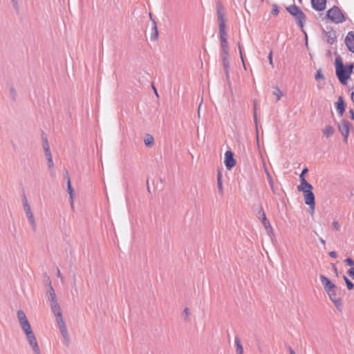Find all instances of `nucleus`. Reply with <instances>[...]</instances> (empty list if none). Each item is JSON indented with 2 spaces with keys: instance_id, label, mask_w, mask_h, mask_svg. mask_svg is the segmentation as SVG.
I'll return each mask as SVG.
<instances>
[{
  "instance_id": "1",
  "label": "nucleus",
  "mask_w": 354,
  "mask_h": 354,
  "mask_svg": "<svg viewBox=\"0 0 354 354\" xmlns=\"http://www.w3.org/2000/svg\"><path fill=\"white\" fill-rule=\"evenodd\" d=\"M335 72L339 81L343 85H346L348 80L350 78V75L345 70L340 57H337L335 59Z\"/></svg>"
},
{
  "instance_id": "2",
  "label": "nucleus",
  "mask_w": 354,
  "mask_h": 354,
  "mask_svg": "<svg viewBox=\"0 0 354 354\" xmlns=\"http://www.w3.org/2000/svg\"><path fill=\"white\" fill-rule=\"evenodd\" d=\"M286 10L291 15L295 18L298 26L301 28H303L306 19L304 12L295 4L288 6Z\"/></svg>"
},
{
  "instance_id": "3",
  "label": "nucleus",
  "mask_w": 354,
  "mask_h": 354,
  "mask_svg": "<svg viewBox=\"0 0 354 354\" xmlns=\"http://www.w3.org/2000/svg\"><path fill=\"white\" fill-rule=\"evenodd\" d=\"M46 296L50 303V308L53 314L60 313L61 308L58 304L57 299L53 286H50L46 292Z\"/></svg>"
},
{
  "instance_id": "4",
  "label": "nucleus",
  "mask_w": 354,
  "mask_h": 354,
  "mask_svg": "<svg viewBox=\"0 0 354 354\" xmlns=\"http://www.w3.org/2000/svg\"><path fill=\"white\" fill-rule=\"evenodd\" d=\"M327 17L333 22L338 24L345 21V18L342 11L337 6H333L327 11Z\"/></svg>"
},
{
  "instance_id": "5",
  "label": "nucleus",
  "mask_w": 354,
  "mask_h": 354,
  "mask_svg": "<svg viewBox=\"0 0 354 354\" xmlns=\"http://www.w3.org/2000/svg\"><path fill=\"white\" fill-rule=\"evenodd\" d=\"M23 207H24V209L25 211L26 217L32 227V229L34 232H35L37 230L36 221H35L33 213L31 210L30 205L28 203V200L25 196L23 198Z\"/></svg>"
},
{
  "instance_id": "6",
  "label": "nucleus",
  "mask_w": 354,
  "mask_h": 354,
  "mask_svg": "<svg viewBox=\"0 0 354 354\" xmlns=\"http://www.w3.org/2000/svg\"><path fill=\"white\" fill-rule=\"evenodd\" d=\"M54 315L56 317V321H57L59 329L60 330V333H62V335L63 336L65 342L68 344L69 342V335L68 333L66 326L64 321L62 313V312L57 313L56 314H54Z\"/></svg>"
},
{
  "instance_id": "7",
  "label": "nucleus",
  "mask_w": 354,
  "mask_h": 354,
  "mask_svg": "<svg viewBox=\"0 0 354 354\" xmlns=\"http://www.w3.org/2000/svg\"><path fill=\"white\" fill-rule=\"evenodd\" d=\"M54 315L56 317V321H57L59 329L60 330V333H62V335L63 336L65 342L68 344L69 342V335L68 333L66 326L64 321L62 313V312L57 313L56 314H54Z\"/></svg>"
},
{
  "instance_id": "8",
  "label": "nucleus",
  "mask_w": 354,
  "mask_h": 354,
  "mask_svg": "<svg viewBox=\"0 0 354 354\" xmlns=\"http://www.w3.org/2000/svg\"><path fill=\"white\" fill-rule=\"evenodd\" d=\"M17 316L20 324V326L24 333H27L28 331H32V328L30 324L29 321L25 314V313L22 310H19L17 312Z\"/></svg>"
},
{
  "instance_id": "9",
  "label": "nucleus",
  "mask_w": 354,
  "mask_h": 354,
  "mask_svg": "<svg viewBox=\"0 0 354 354\" xmlns=\"http://www.w3.org/2000/svg\"><path fill=\"white\" fill-rule=\"evenodd\" d=\"M27 340L29 343V345L32 348V352L34 354H41L40 351V348L37 341L36 337L33 333V331H28L27 333H25Z\"/></svg>"
},
{
  "instance_id": "10",
  "label": "nucleus",
  "mask_w": 354,
  "mask_h": 354,
  "mask_svg": "<svg viewBox=\"0 0 354 354\" xmlns=\"http://www.w3.org/2000/svg\"><path fill=\"white\" fill-rule=\"evenodd\" d=\"M338 130L344 137V142L347 143L350 131V124L345 120H342L338 124Z\"/></svg>"
},
{
  "instance_id": "11",
  "label": "nucleus",
  "mask_w": 354,
  "mask_h": 354,
  "mask_svg": "<svg viewBox=\"0 0 354 354\" xmlns=\"http://www.w3.org/2000/svg\"><path fill=\"white\" fill-rule=\"evenodd\" d=\"M312 190L313 189H307L303 192L306 204L309 205L310 209H313V210H315V195Z\"/></svg>"
},
{
  "instance_id": "12",
  "label": "nucleus",
  "mask_w": 354,
  "mask_h": 354,
  "mask_svg": "<svg viewBox=\"0 0 354 354\" xmlns=\"http://www.w3.org/2000/svg\"><path fill=\"white\" fill-rule=\"evenodd\" d=\"M225 165L227 169H231L236 163L233 153L231 151H227L225 153Z\"/></svg>"
},
{
  "instance_id": "13",
  "label": "nucleus",
  "mask_w": 354,
  "mask_h": 354,
  "mask_svg": "<svg viewBox=\"0 0 354 354\" xmlns=\"http://www.w3.org/2000/svg\"><path fill=\"white\" fill-rule=\"evenodd\" d=\"M345 44L348 47V50L354 53V33L353 32H349L346 38Z\"/></svg>"
},
{
  "instance_id": "14",
  "label": "nucleus",
  "mask_w": 354,
  "mask_h": 354,
  "mask_svg": "<svg viewBox=\"0 0 354 354\" xmlns=\"http://www.w3.org/2000/svg\"><path fill=\"white\" fill-rule=\"evenodd\" d=\"M321 282L324 287L325 290L327 291H330L332 289L335 288V285L329 280L328 278L324 275H320Z\"/></svg>"
},
{
  "instance_id": "15",
  "label": "nucleus",
  "mask_w": 354,
  "mask_h": 354,
  "mask_svg": "<svg viewBox=\"0 0 354 354\" xmlns=\"http://www.w3.org/2000/svg\"><path fill=\"white\" fill-rule=\"evenodd\" d=\"M330 300L334 303L337 308H341L342 305L340 299L337 296L335 289H332L330 291H327Z\"/></svg>"
},
{
  "instance_id": "16",
  "label": "nucleus",
  "mask_w": 354,
  "mask_h": 354,
  "mask_svg": "<svg viewBox=\"0 0 354 354\" xmlns=\"http://www.w3.org/2000/svg\"><path fill=\"white\" fill-rule=\"evenodd\" d=\"M324 39L328 44H333L336 41V33L335 31H324Z\"/></svg>"
},
{
  "instance_id": "17",
  "label": "nucleus",
  "mask_w": 354,
  "mask_h": 354,
  "mask_svg": "<svg viewBox=\"0 0 354 354\" xmlns=\"http://www.w3.org/2000/svg\"><path fill=\"white\" fill-rule=\"evenodd\" d=\"M312 7L317 11H322L326 8V0H311Z\"/></svg>"
},
{
  "instance_id": "18",
  "label": "nucleus",
  "mask_w": 354,
  "mask_h": 354,
  "mask_svg": "<svg viewBox=\"0 0 354 354\" xmlns=\"http://www.w3.org/2000/svg\"><path fill=\"white\" fill-rule=\"evenodd\" d=\"M149 16L152 21L151 33L150 35V39L151 41H155L158 37V27L156 21L152 19L151 14H149Z\"/></svg>"
},
{
  "instance_id": "19",
  "label": "nucleus",
  "mask_w": 354,
  "mask_h": 354,
  "mask_svg": "<svg viewBox=\"0 0 354 354\" xmlns=\"http://www.w3.org/2000/svg\"><path fill=\"white\" fill-rule=\"evenodd\" d=\"M336 109L340 116L343 115L345 111V105L342 97L339 96L336 102Z\"/></svg>"
},
{
  "instance_id": "20",
  "label": "nucleus",
  "mask_w": 354,
  "mask_h": 354,
  "mask_svg": "<svg viewBox=\"0 0 354 354\" xmlns=\"http://www.w3.org/2000/svg\"><path fill=\"white\" fill-rule=\"evenodd\" d=\"M223 65L225 70V73L227 79L229 78V66L230 61L228 59V55L222 54Z\"/></svg>"
},
{
  "instance_id": "21",
  "label": "nucleus",
  "mask_w": 354,
  "mask_h": 354,
  "mask_svg": "<svg viewBox=\"0 0 354 354\" xmlns=\"http://www.w3.org/2000/svg\"><path fill=\"white\" fill-rule=\"evenodd\" d=\"M297 189L299 191L303 192L307 189H309V190L313 189V187L310 183H308L307 182L306 180H304L301 181V184L297 187Z\"/></svg>"
},
{
  "instance_id": "22",
  "label": "nucleus",
  "mask_w": 354,
  "mask_h": 354,
  "mask_svg": "<svg viewBox=\"0 0 354 354\" xmlns=\"http://www.w3.org/2000/svg\"><path fill=\"white\" fill-rule=\"evenodd\" d=\"M220 39L227 38L225 22H218Z\"/></svg>"
},
{
  "instance_id": "23",
  "label": "nucleus",
  "mask_w": 354,
  "mask_h": 354,
  "mask_svg": "<svg viewBox=\"0 0 354 354\" xmlns=\"http://www.w3.org/2000/svg\"><path fill=\"white\" fill-rule=\"evenodd\" d=\"M67 191H68V194L70 196L71 207L73 209L74 208L73 198V189L72 185H71V182L70 177H68Z\"/></svg>"
},
{
  "instance_id": "24",
  "label": "nucleus",
  "mask_w": 354,
  "mask_h": 354,
  "mask_svg": "<svg viewBox=\"0 0 354 354\" xmlns=\"http://www.w3.org/2000/svg\"><path fill=\"white\" fill-rule=\"evenodd\" d=\"M221 46L222 48V54L229 55V48L227 44V38L220 39Z\"/></svg>"
},
{
  "instance_id": "25",
  "label": "nucleus",
  "mask_w": 354,
  "mask_h": 354,
  "mask_svg": "<svg viewBox=\"0 0 354 354\" xmlns=\"http://www.w3.org/2000/svg\"><path fill=\"white\" fill-rule=\"evenodd\" d=\"M217 186L218 189V192L221 195L223 194V183H222V174L221 172L219 171L217 174Z\"/></svg>"
},
{
  "instance_id": "26",
  "label": "nucleus",
  "mask_w": 354,
  "mask_h": 354,
  "mask_svg": "<svg viewBox=\"0 0 354 354\" xmlns=\"http://www.w3.org/2000/svg\"><path fill=\"white\" fill-rule=\"evenodd\" d=\"M324 135L326 138L330 137L335 132L334 128L331 125H327L324 129L322 130Z\"/></svg>"
},
{
  "instance_id": "27",
  "label": "nucleus",
  "mask_w": 354,
  "mask_h": 354,
  "mask_svg": "<svg viewBox=\"0 0 354 354\" xmlns=\"http://www.w3.org/2000/svg\"><path fill=\"white\" fill-rule=\"evenodd\" d=\"M234 342H235V344H236V350L237 354H243V346H242V344H241L239 337H236Z\"/></svg>"
},
{
  "instance_id": "28",
  "label": "nucleus",
  "mask_w": 354,
  "mask_h": 354,
  "mask_svg": "<svg viewBox=\"0 0 354 354\" xmlns=\"http://www.w3.org/2000/svg\"><path fill=\"white\" fill-rule=\"evenodd\" d=\"M263 226L268 231H272V227L270 225V222L267 220L265 213H262V221H261Z\"/></svg>"
},
{
  "instance_id": "29",
  "label": "nucleus",
  "mask_w": 354,
  "mask_h": 354,
  "mask_svg": "<svg viewBox=\"0 0 354 354\" xmlns=\"http://www.w3.org/2000/svg\"><path fill=\"white\" fill-rule=\"evenodd\" d=\"M154 143V139L152 136L147 134L145 138V144L147 147H151Z\"/></svg>"
},
{
  "instance_id": "30",
  "label": "nucleus",
  "mask_w": 354,
  "mask_h": 354,
  "mask_svg": "<svg viewBox=\"0 0 354 354\" xmlns=\"http://www.w3.org/2000/svg\"><path fill=\"white\" fill-rule=\"evenodd\" d=\"M217 15L218 22H225V14L221 8H218Z\"/></svg>"
},
{
  "instance_id": "31",
  "label": "nucleus",
  "mask_w": 354,
  "mask_h": 354,
  "mask_svg": "<svg viewBox=\"0 0 354 354\" xmlns=\"http://www.w3.org/2000/svg\"><path fill=\"white\" fill-rule=\"evenodd\" d=\"M183 315L184 317V320L185 322H189L190 321V310L188 308H185L183 312Z\"/></svg>"
},
{
  "instance_id": "32",
  "label": "nucleus",
  "mask_w": 354,
  "mask_h": 354,
  "mask_svg": "<svg viewBox=\"0 0 354 354\" xmlns=\"http://www.w3.org/2000/svg\"><path fill=\"white\" fill-rule=\"evenodd\" d=\"M42 140H43V148H44V152L45 153L50 152V146L48 142L47 138L46 137L43 138Z\"/></svg>"
},
{
  "instance_id": "33",
  "label": "nucleus",
  "mask_w": 354,
  "mask_h": 354,
  "mask_svg": "<svg viewBox=\"0 0 354 354\" xmlns=\"http://www.w3.org/2000/svg\"><path fill=\"white\" fill-rule=\"evenodd\" d=\"M344 280L348 290H351L353 288L354 284L346 276H344Z\"/></svg>"
},
{
  "instance_id": "34",
  "label": "nucleus",
  "mask_w": 354,
  "mask_h": 354,
  "mask_svg": "<svg viewBox=\"0 0 354 354\" xmlns=\"http://www.w3.org/2000/svg\"><path fill=\"white\" fill-rule=\"evenodd\" d=\"M10 95L13 100H16L17 94L13 86L10 87Z\"/></svg>"
},
{
  "instance_id": "35",
  "label": "nucleus",
  "mask_w": 354,
  "mask_h": 354,
  "mask_svg": "<svg viewBox=\"0 0 354 354\" xmlns=\"http://www.w3.org/2000/svg\"><path fill=\"white\" fill-rule=\"evenodd\" d=\"M315 78L317 81L322 80L324 79V76L320 69L317 71Z\"/></svg>"
},
{
  "instance_id": "36",
  "label": "nucleus",
  "mask_w": 354,
  "mask_h": 354,
  "mask_svg": "<svg viewBox=\"0 0 354 354\" xmlns=\"http://www.w3.org/2000/svg\"><path fill=\"white\" fill-rule=\"evenodd\" d=\"M353 68H354V66L352 64H347V65L344 66L345 70L347 71V73L349 74L350 76H351V73H353Z\"/></svg>"
},
{
  "instance_id": "37",
  "label": "nucleus",
  "mask_w": 354,
  "mask_h": 354,
  "mask_svg": "<svg viewBox=\"0 0 354 354\" xmlns=\"http://www.w3.org/2000/svg\"><path fill=\"white\" fill-rule=\"evenodd\" d=\"M273 94L277 97V100L279 101L281 96H282V93L281 91L278 88H275V90L274 91V93Z\"/></svg>"
},
{
  "instance_id": "38",
  "label": "nucleus",
  "mask_w": 354,
  "mask_h": 354,
  "mask_svg": "<svg viewBox=\"0 0 354 354\" xmlns=\"http://www.w3.org/2000/svg\"><path fill=\"white\" fill-rule=\"evenodd\" d=\"M279 12V7L276 4L272 5V14L274 16H277Z\"/></svg>"
},
{
  "instance_id": "39",
  "label": "nucleus",
  "mask_w": 354,
  "mask_h": 354,
  "mask_svg": "<svg viewBox=\"0 0 354 354\" xmlns=\"http://www.w3.org/2000/svg\"><path fill=\"white\" fill-rule=\"evenodd\" d=\"M308 168H306H306H304V169L302 170V171H301V174L299 175L300 181L304 180H306V179H305V178H304V175H305L306 174H307V172H308Z\"/></svg>"
},
{
  "instance_id": "40",
  "label": "nucleus",
  "mask_w": 354,
  "mask_h": 354,
  "mask_svg": "<svg viewBox=\"0 0 354 354\" xmlns=\"http://www.w3.org/2000/svg\"><path fill=\"white\" fill-rule=\"evenodd\" d=\"M344 263L348 266H354V261L351 259V258H346L345 260H344Z\"/></svg>"
},
{
  "instance_id": "41",
  "label": "nucleus",
  "mask_w": 354,
  "mask_h": 354,
  "mask_svg": "<svg viewBox=\"0 0 354 354\" xmlns=\"http://www.w3.org/2000/svg\"><path fill=\"white\" fill-rule=\"evenodd\" d=\"M332 225L335 230L339 231L340 230V225L337 221H333Z\"/></svg>"
},
{
  "instance_id": "42",
  "label": "nucleus",
  "mask_w": 354,
  "mask_h": 354,
  "mask_svg": "<svg viewBox=\"0 0 354 354\" xmlns=\"http://www.w3.org/2000/svg\"><path fill=\"white\" fill-rule=\"evenodd\" d=\"M12 6L15 10L19 9V0H11Z\"/></svg>"
},
{
  "instance_id": "43",
  "label": "nucleus",
  "mask_w": 354,
  "mask_h": 354,
  "mask_svg": "<svg viewBox=\"0 0 354 354\" xmlns=\"http://www.w3.org/2000/svg\"><path fill=\"white\" fill-rule=\"evenodd\" d=\"M347 274L353 279H354V268H351L348 272Z\"/></svg>"
},
{
  "instance_id": "44",
  "label": "nucleus",
  "mask_w": 354,
  "mask_h": 354,
  "mask_svg": "<svg viewBox=\"0 0 354 354\" xmlns=\"http://www.w3.org/2000/svg\"><path fill=\"white\" fill-rule=\"evenodd\" d=\"M268 59H269V63L270 64L273 66V62H272V50L270 52L269 55H268Z\"/></svg>"
},
{
  "instance_id": "45",
  "label": "nucleus",
  "mask_w": 354,
  "mask_h": 354,
  "mask_svg": "<svg viewBox=\"0 0 354 354\" xmlns=\"http://www.w3.org/2000/svg\"><path fill=\"white\" fill-rule=\"evenodd\" d=\"M267 177H268V179L269 180V183H270L271 187H272V185H273V180H272V176H271V175H270V174L269 172H267Z\"/></svg>"
},
{
  "instance_id": "46",
  "label": "nucleus",
  "mask_w": 354,
  "mask_h": 354,
  "mask_svg": "<svg viewBox=\"0 0 354 354\" xmlns=\"http://www.w3.org/2000/svg\"><path fill=\"white\" fill-rule=\"evenodd\" d=\"M262 213H265V212L263 210L262 207H260V209L257 213V215H258L259 218L261 219V221H262Z\"/></svg>"
},
{
  "instance_id": "47",
  "label": "nucleus",
  "mask_w": 354,
  "mask_h": 354,
  "mask_svg": "<svg viewBox=\"0 0 354 354\" xmlns=\"http://www.w3.org/2000/svg\"><path fill=\"white\" fill-rule=\"evenodd\" d=\"M329 255H330V257L334 258V259L337 257V252L335 251L330 252H329Z\"/></svg>"
},
{
  "instance_id": "48",
  "label": "nucleus",
  "mask_w": 354,
  "mask_h": 354,
  "mask_svg": "<svg viewBox=\"0 0 354 354\" xmlns=\"http://www.w3.org/2000/svg\"><path fill=\"white\" fill-rule=\"evenodd\" d=\"M45 285L48 286V289L52 286L50 279L49 278H47L45 281Z\"/></svg>"
},
{
  "instance_id": "49",
  "label": "nucleus",
  "mask_w": 354,
  "mask_h": 354,
  "mask_svg": "<svg viewBox=\"0 0 354 354\" xmlns=\"http://www.w3.org/2000/svg\"><path fill=\"white\" fill-rule=\"evenodd\" d=\"M45 156L46 157L47 160L53 159V156H52V154H51L50 151L48 152V153H45Z\"/></svg>"
},
{
  "instance_id": "50",
  "label": "nucleus",
  "mask_w": 354,
  "mask_h": 354,
  "mask_svg": "<svg viewBox=\"0 0 354 354\" xmlns=\"http://www.w3.org/2000/svg\"><path fill=\"white\" fill-rule=\"evenodd\" d=\"M48 167H49V168H52V167H53L54 164H53V159H52V160H48Z\"/></svg>"
},
{
  "instance_id": "51",
  "label": "nucleus",
  "mask_w": 354,
  "mask_h": 354,
  "mask_svg": "<svg viewBox=\"0 0 354 354\" xmlns=\"http://www.w3.org/2000/svg\"><path fill=\"white\" fill-rule=\"evenodd\" d=\"M57 276L60 278L61 281H63V277L60 272V270L59 269H57Z\"/></svg>"
},
{
  "instance_id": "52",
  "label": "nucleus",
  "mask_w": 354,
  "mask_h": 354,
  "mask_svg": "<svg viewBox=\"0 0 354 354\" xmlns=\"http://www.w3.org/2000/svg\"><path fill=\"white\" fill-rule=\"evenodd\" d=\"M349 114H350L351 119L354 120V111L351 109L349 111Z\"/></svg>"
},
{
  "instance_id": "53",
  "label": "nucleus",
  "mask_w": 354,
  "mask_h": 354,
  "mask_svg": "<svg viewBox=\"0 0 354 354\" xmlns=\"http://www.w3.org/2000/svg\"><path fill=\"white\" fill-rule=\"evenodd\" d=\"M239 49L241 59L243 62V55H242V50H241V46L240 44H239Z\"/></svg>"
},
{
  "instance_id": "54",
  "label": "nucleus",
  "mask_w": 354,
  "mask_h": 354,
  "mask_svg": "<svg viewBox=\"0 0 354 354\" xmlns=\"http://www.w3.org/2000/svg\"><path fill=\"white\" fill-rule=\"evenodd\" d=\"M254 121L257 123L256 104H254Z\"/></svg>"
},
{
  "instance_id": "55",
  "label": "nucleus",
  "mask_w": 354,
  "mask_h": 354,
  "mask_svg": "<svg viewBox=\"0 0 354 354\" xmlns=\"http://www.w3.org/2000/svg\"><path fill=\"white\" fill-rule=\"evenodd\" d=\"M319 241L321 242V243H322L323 245H325V244H326V241H325V240H324L322 237H319Z\"/></svg>"
},
{
  "instance_id": "56",
  "label": "nucleus",
  "mask_w": 354,
  "mask_h": 354,
  "mask_svg": "<svg viewBox=\"0 0 354 354\" xmlns=\"http://www.w3.org/2000/svg\"><path fill=\"white\" fill-rule=\"evenodd\" d=\"M288 350H289L290 354H296L295 352L293 351V349L290 346L288 347Z\"/></svg>"
},
{
  "instance_id": "57",
  "label": "nucleus",
  "mask_w": 354,
  "mask_h": 354,
  "mask_svg": "<svg viewBox=\"0 0 354 354\" xmlns=\"http://www.w3.org/2000/svg\"><path fill=\"white\" fill-rule=\"evenodd\" d=\"M263 167H264L265 172L267 174V172H269V171H268V169L266 168L265 163H263Z\"/></svg>"
},
{
  "instance_id": "58",
  "label": "nucleus",
  "mask_w": 354,
  "mask_h": 354,
  "mask_svg": "<svg viewBox=\"0 0 354 354\" xmlns=\"http://www.w3.org/2000/svg\"><path fill=\"white\" fill-rule=\"evenodd\" d=\"M65 172H66V178L68 180V177H69L68 172L66 169L65 170Z\"/></svg>"
},
{
  "instance_id": "59",
  "label": "nucleus",
  "mask_w": 354,
  "mask_h": 354,
  "mask_svg": "<svg viewBox=\"0 0 354 354\" xmlns=\"http://www.w3.org/2000/svg\"><path fill=\"white\" fill-rule=\"evenodd\" d=\"M333 270L335 272V274L337 275V269L335 266H333Z\"/></svg>"
},
{
  "instance_id": "60",
  "label": "nucleus",
  "mask_w": 354,
  "mask_h": 354,
  "mask_svg": "<svg viewBox=\"0 0 354 354\" xmlns=\"http://www.w3.org/2000/svg\"><path fill=\"white\" fill-rule=\"evenodd\" d=\"M351 99H352L353 102H354V92H353L351 93Z\"/></svg>"
},
{
  "instance_id": "61",
  "label": "nucleus",
  "mask_w": 354,
  "mask_h": 354,
  "mask_svg": "<svg viewBox=\"0 0 354 354\" xmlns=\"http://www.w3.org/2000/svg\"><path fill=\"white\" fill-rule=\"evenodd\" d=\"M153 89L156 95H158V93H157L156 88L154 87V86H153Z\"/></svg>"
},
{
  "instance_id": "62",
  "label": "nucleus",
  "mask_w": 354,
  "mask_h": 354,
  "mask_svg": "<svg viewBox=\"0 0 354 354\" xmlns=\"http://www.w3.org/2000/svg\"><path fill=\"white\" fill-rule=\"evenodd\" d=\"M310 214L313 215L314 214V210L313 209H310Z\"/></svg>"
},
{
  "instance_id": "63",
  "label": "nucleus",
  "mask_w": 354,
  "mask_h": 354,
  "mask_svg": "<svg viewBox=\"0 0 354 354\" xmlns=\"http://www.w3.org/2000/svg\"><path fill=\"white\" fill-rule=\"evenodd\" d=\"M201 103L200 104L199 106H198V111L200 110L201 109ZM200 115V112L198 111V115Z\"/></svg>"
},
{
  "instance_id": "64",
  "label": "nucleus",
  "mask_w": 354,
  "mask_h": 354,
  "mask_svg": "<svg viewBox=\"0 0 354 354\" xmlns=\"http://www.w3.org/2000/svg\"><path fill=\"white\" fill-rule=\"evenodd\" d=\"M299 1H301V0H299Z\"/></svg>"
}]
</instances>
